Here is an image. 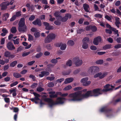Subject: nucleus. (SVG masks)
Instances as JSON below:
<instances>
[{"label":"nucleus","mask_w":121,"mask_h":121,"mask_svg":"<svg viewBox=\"0 0 121 121\" xmlns=\"http://www.w3.org/2000/svg\"><path fill=\"white\" fill-rule=\"evenodd\" d=\"M91 83V82L90 81H86L84 85V86H87L90 85Z\"/></svg>","instance_id":"54"},{"label":"nucleus","mask_w":121,"mask_h":121,"mask_svg":"<svg viewBox=\"0 0 121 121\" xmlns=\"http://www.w3.org/2000/svg\"><path fill=\"white\" fill-rule=\"evenodd\" d=\"M104 63V61L102 59H99L96 61L95 63L98 65H101Z\"/></svg>","instance_id":"30"},{"label":"nucleus","mask_w":121,"mask_h":121,"mask_svg":"<svg viewBox=\"0 0 121 121\" xmlns=\"http://www.w3.org/2000/svg\"><path fill=\"white\" fill-rule=\"evenodd\" d=\"M18 83V82L17 81H16L12 83H11L10 85V86L11 87H13L17 85Z\"/></svg>","instance_id":"52"},{"label":"nucleus","mask_w":121,"mask_h":121,"mask_svg":"<svg viewBox=\"0 0 121 121\" xmlns=\"http://www.w3.org/2000/svg\"><path fill=\"white\" fill-rule=\"evenodd\" d=\"M49 74V72L44 71L41 72V74H39V76L40 77H42L44 76H47Z\"/></svg>","instance_id":"16"},{"label":"nucleus","mask_w":121,"mask_h":121,"mask_svg":"<svg viewBox=\"0 0 121 121\" xmlns=\"http://www.w3.org/2000/svg\"><path fill=\"white\" fill-rule=\"evenodd\" d=\"M82 89V87H78L74 88L73 89V90L74 91H76L81 90Z\"/></svg>","instance_id":"42"},{"label":"nucleus","mask_w":121,"mask_h":121,"mask_svg":"<svg viewBox=\"0 0 121 121\" xmlns=\"http://www.w3.org/2000/svg\"><path fill=\"white\" fill-rule=\"evenodd\" d=\"M82 48L84 49H86L88 47V45L87 43H83Z\"/></svg>","instance_id":"27"},{"label":"nucleus","mask_w":121,"mask_h":121,"mask_svg":"<svg viewBox=\"0 0 121 121\" xmlns=\"http://www.w3.org/2000/svg\"><path fill=\"white\" fill-rule=\"evenodd\" d=\"M28 40L30 41H31L33 40V37L30 34L28 35Z\"/></svg>","instance_id":"48"},{"label":"nucleus","mask_w":121,"mask_h":121,"mask_svg":"<svg viewBox=\"0 0 121 121\" xmlns=\"http://www.w3.org/2000/svg\"><path fill=\"white\" fill-rule=\"evenodd\" d=\"M89 38L87 37L83 38L82 40V43H87L89 42Z\"/></svg>","instance_id":"29"},{"label":"nucleus","mask_w":121,"mask_h":121,"mask_svg":"<svg viewBox=\"0 0 121 121\" xmlns=\"http://www.w3.org/2000/svg\"><path fill=\"white\" fill-rule=\"evenodd\" d=\"M27 27L25 24V19L22 18L20 19L18 23V30L20 32L24 33L27 31Z\"/></svg>","instance_id":"3"},{"label":"nucleus","mask_w":121,"mask_h":121,"mask_svg":"<svg viewBox=\"0 0 121 121\" xmlns=\"http://www.w3.org/2000/svg\"><path fill=\"white\" fill-rule=\"evenodd\" d=\"M0 92L2 93L7 92V91L6 90L2 89H0Z\"/></svg>","instance_id":"61"},{"label":"nucleus","mask_w":121,"mask_h":121,"mask_svg":"<svg viewBox=\"0 0 121 121\" xmlns=\"http://www.w3.org/2000/svg\"><path fill=\"white\" fill-rule=\"evenodd\" d=\"M99 71V68L97 66H91L88 69L87 72L90 74H94Z\"/></svg>","instance_id":"4"},{"label":"nucleus","mask_w":121,"mask_h":121,"mask_svg":"<svg viewBox=\"0 0 121 121\" xmlns=\"http://www.w3.org/2000/svg\"><path fill=\"white\" fill-rule=\"evenodd\" d=\"M115 48L118 49L121 48V44H118L115 45L114 47Z\"/></svg>","instance_id":"57"},{"label":"nucleus","mask_w":121,"mask_h":121,"mask_svg":"<svg viewBox=\"0 0 121 121\" xmlns=\"http://www.w3.org/2000/svg\"><path fill=\"white\" fill-rule=\"evenodd\" d=\"M32 23L34 25H38L40 26L41 25V21L39 19H36V20L33 22Z\"/></svg>","instance_id":"17"},{"label":"nucleus","mask_w":121,"mask_h":121,"mask_svg":"<svg viewBox=\"0 0 121 121\" xmlns=\"http://www.w3.org/2000/svg\"><path fill=\"white\" fill-rule=\"evenodd\" d=\"M54 86V83L52 82H50L48 83V86L49 87H52Z\"/></svg>","instance_id":"56"},{"label":"nucleus","mask_w":121,"mask_h":121,"mask_svg":"<svg viewBox=\"0 0 121 121\" xmlns=\"http://www.w3.org/2000/svg\"><path fill=\"white\" fill-rule=\"evenodd\" d=\"M34 35L35 38H37L40 36V34L39 32H36L34 33Z\"/></svg>","instance_id":"40"},{"label":"nucleus","mask_w":121,"mask_h":121,"mask_svg":"<svg viewBox=\"0 0 121 121\" xmlns=\"http://www.w3.org/2000/svg\"><path fill=\"white\" fill-rule=\"evenodd\" d=\"M29 77L30 78L32 79L33 81L35 80V76L31 74L29 76Z\"/></svg>","instance_id":"60"},{"label":"nucleus","mask_w":121,"mask_h":121,"mask_svg":"<svg viewBox=\"0 0 121 121\" xmlns=\"http://www.w3.org/2000/svg\"><path fill=\"white\" fill-rule=\"evenodd\" d=\"M9 16V14L8 13H5L3 14V19L4 21H6Z\"/></svg>","instance_id":"22"},{"label":"nucleus","mask_w":121,"mask_h":121,"mask_svg":"<svg viewBox=\"0 0 121 121\" xmlns=\"http://www.w3.org/2000/svg\"><path fill=\"white\" fill-rule=\"evenodd\" d=\"M73 80V78H70L66 79L64 82L65 84H67L72 82Z\"/></svg>","instance_id":"18"},{"label":"nucleus","mask_w":121,"mask_h":121,"mask_svg":"<svg viewBox=\"0 0 121 121\" xmlns=\"http://www.w3.org/2000/svg\"><path fill=\"white\" fill-rule=\"evenodd\" d=\"M72 88V87L71 85H68L65 87L63 89L64 91H67L71 89Z\"/></svg>","instance_id":"33"},{"label":"nucleus","mask_w":121,"mask_h":121,"mask_svg":"<svg viewBox=\"0 0 121 121\" xmlns=\"http://www.w3.org/2000/svg\"><path fill=\"white\" fill-rule=\"evenodd\" d=\"M116 22L115 24L116 26L118 27H119V24H120V22L119 21V18L118 17H116L115 19Z\"/></svg>","instance_id":"23"},{"label":"nucleus","mask_w":121,"mask_h":121,"mask_svg":"<svg viewBox=\"0 0 121 121\" xmlns=\"http://www.w3.org/2000/svg\"><path fill=\"white\" fill-rule=\"evenodd\" d=\"M108 74V73L107 72H104L102 73L99 72L96 74L94 76V78H96L99 77L100 79H102L105 77Z\"/></svg>","instance_id":"6"},{"label":"nucleus","mask_w":121,"mask_h":121,"mask_svg":"<svg viewBox=\"0 0 121 121\" xmlns=\"http://www.w3.org/2000/svg\"><path fill=\"white\" fill-rule=\"evenodd\" d=\"M17 61H13L10 64V66L12 67H13L17 64Z\"/></svg>","instance_id":"41"},{"label":"nucleus","mask_w":121,"mask_h":121,"mask_svg":"<svg viewBox=\"0 0 121 121\" xmlns=\"http://www.w3.org/2000/svg\"><path fill=\"white\" fill-rule=\"evenodd\" d=\"M65 98L63 97H58L55 103L52 99L50 98H46L44 99L45 101L48 103L49 105L51 107L53 105L59 104H62L64 103L63 100H65Z\"/></svg>","instance_id":"2"},{"label":"nucleus","mask_w":121,"mask_h":121,"mask_svg":"<svg viewBox=\"0 0 121 121\" xmlns=\"http://www.w3.org/2000/svg\"><path fill=\"white\" fill-rule=\"evenodd\" d=\"M121 4V2L120 1L118 0L115 3V5L116 6H118L120 5Z\"/></svg>","instance_id":"64"},{"label":"nucleus","mask_w":121,"mask_h":121,"mask_svg":"<svg viewBox=\"0 0 121 121\" xmlns=\"http://www.w3.org/2000/svg\"><path fill=\"white\" fill-rule=\"evenodd\" d=\"M51 77H47V79L48 80H49L51 81L53 80L55 78L53 74H51Z\"/></svg>","instance_id":"31"},{"label":"nucleus","mask_w":121,"mask_h":121,"mask_svg":"<svg viewBox=\"0 0 121 121\" xmlns=\"http://www.w3.org/2000/svg\"><path fill=\"white\" fill-rule=\"evenodd\" d=\"M74 64L76 66H78L81 65L82 63V60L78 57L75 58L74 59Z\"/></svg>","instance_id":"8"},{"label":"nucleus","mask_w":121,"mask_h":121,"mask_svg":"<svg viewBox=\"0 0 121 121\" xmlns=\"http://www.w3.org/2000/svg\"><path fill=\"white\" fill-rule=\"evenodd\" d=\"M54 24L57 25H60L61 23V21L60 20H57L55 21L54 22Z\"/></svg>","instance_id":"43"},{"label":"nucleus","mask_w":121,"mask_h":121,"mask_svg":"<svg viewBox=\"0 0 121 121\" xmlns=\"http://www.w3.org/2000/svg\"><path fill=\"white\" fill-rule=\"evenodd\" d=\"M1 9L4 10L6 9L7 8V6L9 5V2L8 1L3 2L1 4Z\"/></svg>","instance_id":"11"},{"label":"nucleus","mask_w":121,"mask_h":121,"mask_svg":"<svg viewBox=\"0 0 121 121\" xmlns=\"http://www.w3.org/2000/svg\"><path fill=\"white\" fill-rule=\"evenodd\" d=\"M90 49L92 50H95L97 49L96 47L92 45L90 47Z\"/></svg>","instance_id":"51"},{"label":"nucleus","mask_w":121,"mask_h":121,"mask_svg":"<svg viewBox=\"0 0 121 121\" xmlns=\"http://www.w3.org/2000/svg\"><path fill=\"white\" fill-rule=\"evenodd\" d=\"M13 76L16 78H18L22 77V75L20 74L16 73H13Z\"/></svg>","instance_id":"32"},{"label":"nucleus","mask_w":121,"mask_h":121,"mask_svg":"<svg viewBox=\"0 0 121 121\" xmlns=\"http://www.w3.org/2000/svg\"><path fill=\"white\" fill-rule=\"evenodd\" d=\"M4 56L6 57H10L12 58H14L15 56L14 55L11 54L10 52L8 51H6L4 52Z\"/></svg>","instance_id":"13"},{"label":"nucleus","mask_w":121,"mask_h":121,"mask_svg":"<svg viewBox=\"0 0 121 121\" xmlns=\"http://www.w3.org/2000/svg\"><path fill=\"white\" fill-rule=\"evenodd\" d=\"M43 53L42 52H40L39 54H37L35 57L36 58H39L42 55Z\"/></svg>","instance_id":"49"},{"label":"nucleus","mask_w":121,"mask_h":121,"mask_svg":"<svg viewBox=\"0 0 121 121\" xmlns=\"http://www.w3.org/2000/svg\"><path fill=\"white\" fill-rule=\"evenodd\" d=\"M83 7L85 12H89V7L88 4H83Z\"/></svg>","instance_id":"19"},{"label":"nucleus","mask_w":121,"mask_h":121,"mask_svg":"<svg viewBox=\"0 0 121 121\" xmlns=\"http://www.w3.org/2000/svg\"><path fill=\"white\" fill-rule=\"evenodd\" d=\"M45 27V28L46 30H49L52 29V27L50 26L49 24L46 22H44L43 23Z\"/></svg>","instance_id":"14"},{"label":"nucleus","mask_w":121,"mask_h":121,"mask_svg":"<svg viewBox=\"0 0 121 121\" xmlns=\"http://www.w3.org/2000/svg\"><path fill=\"white\" fill-rule=\"evenodd\" d=\"M58 61L56 59H52L51 60V62L52 63L56 64L57 63Z\"/></svg>","instance_id":"45"},{"label":"nucleus","mask_w":121,"mask_h":121,"mask_svg":"<svg viewBox=\"0 0 121 121\" xmlns=\"http://www.w3.org/2000/svg\"><path fill=\"white\" fill-rule=\"evenodd\" d=\"M94 16L96 17H98L100 18L102 17V15L100 14L97 13L95 14Z\"/></svg>","instance_id":"47"},{"label":"nucleus","mask_w":121,"mask_h":121,"mask_svg":"<svg viewBox=\"0 0 121 121\" xmlns=\"http://www.w3.org/2000/svg\"><path fill=\"white\" fill-rule=\"evenodd\" d=\"M30 53V52H23L22 55V56L23 57H24L27 56Z\"/></svg>","instance_id":"53"},{"label":"nucleus","mask_w":121,"mask_h":121,"mask_svg":"<svg viewBox=\"0 0 121 121\" xmlns=\"http://www.w3.org/2000/svg\"><path fill=\"white\" fill-rule=\"evenodd\" d=\"M49 96L51 98H56L57 97V95L55 94L54 91H51L49 92Z\"/></svg>","instance_id":"15"},{"label":"nucleus","mask_w":121,"mask_h":121,"mask_svg":"<svg viewBox=\"0 0 121 121\" xmlns=\"http://www.w3.org/2000/svg\"><path fill=\"white\" fill-rule=\"evenodd\" d=\"M59 12H56L54 13V15L56 17H59L60 18H62V16H59Z\"/></svg>","instance_id":"44"},{"label":"nucleus","mask_w":121,"mask_h":121,"mask_svg":"<svg viewBox=\"0 0 121 121\" xmlns=\"http://www.w3.org/2000/svg\"><path fill=\"white\" fill-rule=\"evenodd\" d=\"M2 31L4 33H5L6 34L8 32V30L6 29V28H3L2 30Z\"/></svg>","instance_id":"58"},{"label":"nucleus","mask_w":121,"mask_h":121,"mask_svg":"<svg viewBox=\"0 0 121 121\" xmlns=\"http://www.w3.org/2000/svg\"><path fill=\"white\" fill-rule=\"evenodd\" d=\"M34 95L35 96V100H40L39 97H40V96L39 94L35 93H33Z\"/></svg>","instance_id":"25"},{"label":"nucleus","mask_w":121,"mask_h":121,"mask_svg":"<svg viewBox=\"0 0 121 121\" xmlns=\"http://www.w3.org/2000/svg\"><path fill=\"white\" fill-rule=\"evenodd\" d=\"M71 15L69 14H67L65 15V16L61 18V20L63 22H65L68 19V18H71Z\"/></svg>","instance_id":"12"},{"label":"nucleus","mask_w":121,"mask_h":121,"mask_svg":"<svg viewBox=\"0 0 121 121\" xmlns=\"http://www.w3.org/2000/svg\"><path fill=\"white\" fill-rule=\"evenodd\" d=\"M88 79V77H86L82 79L81 80V82L82 83V85L83 86L84 84Z\"/></svg>","instance_id":"28"},{"label":"nucleus","mask_w":121,"mask_h":121,"mask_svg":"<svg viewBox=\"0 0 121 121\" xmlns=\"http://www.w3.org/2000/svg\"><path fill=\"white\" fill-rule=\"evenodd\" d=\"M56 36V35L54 33H51L48 35L44 40L45 43H48L53 39H55Z\"/></svg>","instance_id":"5"},{"label":"nucleus","mask_w":121,"mask_h":121,"mask_svg":"<svg viewBox=\"0 0 121 121\" xmlns=\"http://www.w3.org/2000/svg\"><path fill=\"white\" fill-rule=\"evenodd\" d=\"M60 47V49L62 50H64L66 49V45L65 44L61 43L60 46H58Z\"/></svg>","instance_id":"21"},{"label":"nucleus","mask_w":121,"mask_h":121,"mask_svg":"<svg viewBox=\"0 0 121 121\" xmlns=\"http://www.w3.org/2000/svg\"><path fill=\"white\" fill-rule=\"evenodd\" d=\"M24 49V48L23 47L20 46L17 48V52H20L22 50Z\"/></svg>","instance_id":"37"},{"label":"nucleus","mask_w":121,"mask_h":121,"mask_svg":"<svg viewBox=\"0 0 121 121\" xmlns=\"http://www.w3.org/2000/svg\"><path fill=\"white\" fill-rule=\"evenodd\" d=\"M7 49L10 51L14 50L15 48L13 43L11 42H8L6 44Z\"/></svg>","instance_id":"10"},{"label":"nucleus","mask_w":121,"mask_h":121,"mask_svg":"<svg viewBox=\"0 0 121 121\" xmlns=\"http://www.w3.org/2000/svg\"><path fill=\"white\" fill-rule=\"evenodd\" d=\"M14 15L16 17L20 16L22 15L21 12L20 11L17 12Z\"/></svg>","instance_id":"39"},{"label":"nucleus","mask_w":121,"mask_h":121,"mask_svg":"<svg viewBox=\"0 0 121 121\" xmlns=\"http://www.w3.org/2000/svg\"><path fill=\"white\" fill-rule=\"evenodd\" d=\"M67 44L69 45L72 46L74 44V43L73 40H70L68 41Z\"/></svg>","instance_id":"34"},{"label":"nucleus","mask_w":121,"mask_h":121,"mask_svg":"<svg viewBox=\"0 0 121 121\" xmlns=\"http://www.w3.org/2000/svg\"><path fill=\"white\" fill-rule=\"evenodd\" d=\"M112 45L111 44H107L104 46H103V48L105 50L107 49H109L111 48Z\"/></svg>","instance_id":"26"},{"label":"nucleus","mask_w":121,"mask_h":121,"mask_svg":"<svg viewBox=\"0 0 121 121\" xmlns=\"http://www.w3.org/2000/svg\"><path fill=\"white\" fill-rule=\"evenodd\" d=\"M114 87V86H110L109 84H107L104 86V89L102 91L103 92H106L112 90Z\"/></svg>","instance_id":"7"},{"label":"nucleus","mask_w":121,"mask_h":121,"mask_svg":"<svg viewBox=\"0 0 121 121\" xmlns=\"http://www.w3.org/2000/svg\"><path fill=\"white\" fill-rule=\"evenodd\" d=\"M35 18V16L34 15L31 16L29 18V20L30 21H33Z\"/></svg>","instance_id":"50"},{"label":"nucleus","mask_w":121,"mask_h":121,"mask_svg":"<svg viewBox=\"0 0 121 121\" xmlns=\"http://www.w3.org/2000/svg\"><path fill=\"white\" fill-rule=\"evenodd\" d=\"M44 89L41 87H39L37 88V90L39 92H41L43 91Z\"/></svg>","instance_id":"46"},{"label":"nucleus","mask_w":121,"mask_h":121,"mask_svg":"<svg viewBox=\"0 0 121 121\" xmlns=\"http://www.w3.org/2000/svg\"><path fill=\"white\" fill-rule=\"evenodd\" d=\"M10 79V78L9 77H7L4 78V80L5 81L7 82L9 81Z\"/></svg>","instance_id":"63"},{"label":"nucleus","mask_w":121,"mask_h":121,"mask_svg":"<svg viewBox=\"0 0 121 121\" xmlns=\"http://www.w3.org/2000/svg\"><path fill=\"white\" fill-rule=\"evenodd\" d=\"M84 31V30L83 29H79L77 31L78 34H81L82 32Z\"/></svg>","instance_id":"59"},{"label":"nucleus","mask_w":121,"mask_h":121,"mask_svg":"<svg viewBox=\"0 0 121 121\" xmlns=\"http://www.w3.org/2000/svg\"><path fill=\"white\" fill-rule=\"evenodd\" d=\"M100 111L102 112L107 113L108 112L109 110L106 107H104L102 108L101 109Z\"/></svg>","instance_id":"20"},{"label":"nucleus","mask_w":121,"mask_h":121,"mask_svg":"<svg viewBox=\"0 0 121 121\" xmlns=\"http://www.w3.org/2000/svg\"><path fill=\"white\" fill-rule=\"evenodd\" d=\"M11 30L12 33H15L17 31L16 27H13L11 29Z\"/></svg>","instance_id":"35"},{"label":"nucleus","mask_w":121,"mask_h":121,"mask_svg":"<svg viewBox=\"0 0 121 121\" xmlns=\"http://www.w3.org/2000/svg\"><path fill=\"white\" fill-rule=\"evenodd\" d=\"M102 40V38L100 36H98L95 38L93 40V43L94 44L96 45H98Z\"/></svg>","instance_id":"9"},{"label":"nucleus","mask_w":121,"mask_h":121,"mask_svg":"<svg viewBox=\"0 0 121 121\" xmlns=\"http://www.w3.org/2000/svg\"><path fill=\"white\" fill-rule=\"evenodd\" d=\"M12 40L13 41L14 44L15 45H19L20 43V40L19 39H13Z\"/></svg>","instance_id":"24"},{"label":"nucleus","mask_w":121,"mask_h":121,"mask_svg":"<svg viewBox=\"0 0 121 121\" xmlns=\"http://www.w3.org/2000/svg\"><path fill=\"white\" fill-rule=\"evenodd\" d=\"M71 72V70H69L67 72H63L62 73L64 75H66L69 74Z\"/></svg>","instance_id":"38"},{"label":"nucleus","mask_w":121,"mask_h":121,"mask_svg":"<svg viewBox=\"0 0 121 121\" xmlns=\"http://www.w3.org/2000/svg\"><path fill=\"white\" fill-rule=\"evenodd\" d=\"M66 65L69 66H70L72 65V61L71 60H68L66 64Z\"/></svg>","instance_id":"36"},{"label":"nucleus","mask_w":121,"mask_h":121,"mask_svg":"<svg viewBox=\"0 0 121 121\" xmlns=\"http://www.w3.org/2000/svg\"><path fill=\"white\" fill-rule=\"evenodd\" d=\"M35 61L34 60H33L29 62H28L27 63L28 65H32L35 62Z\"/></svg>","instance_id":"55"},{"label":"nucleus","mask_w":121,"mask_h":121,"mask_svg":"<svg viewBox=\"0 0 121 121\" xmlns=\"http://www.w3.org/2000/svg\"><path fill=\"white\" fill-rule=\"evenodd\" d=\"M102 91L100 89H96L92 91H87L84 94H82L81 92H75L70 94L68 96L71 99H68L69 101H80L83 99L90 96H96L102 94Z\"/></svg>","instance_id":"1"},{"label":"nucleus","mask_w":121,"mask_h":121,"mask_svg":"<svg viewBox=\"0 0 121 121\" xmlns=\"http://www.w3.org/2000/svg\"><path fill=\"white\" fill-rule=\"evenodd\" d=\"M117 42L118 43H121V38L118 37L116 39Z\"/></svg>","instance_id":"62"}]
</instances>
